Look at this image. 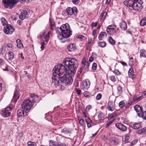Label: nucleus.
<instances>
[{
    "label": "nucleus",
    "instance_id": "f257e3e1",
    "mask_svg": "<svg viewBox=\"0 0 146 146\" xmlns=\"http://www.w3.org/2000/svg\"><path fill=\"white\" fill-rule=\"evenodd\" d=\"M66 67L62 64H58L54 68L52 77V85L56 87L63 86L64 85H70L73 81L72 75L67 73Z\"/></svg>",
    "mask_w": 146,
    "mask_h": 146
},
{
    "label": "nucleus",
    "instance_id": "f03ea898",
    "mask_svg": "<svg viewBox=\"0 0 146 146\" xmlns=\"http://www.w3.org/2000/svg\"><path fill=\"white\" fill-rule=\"evenodd\" d=\"M57 37L60 40L63 38H67L72 34V31L70 28V26L67 23L61 26L60 28H57L55 29Z\"/></svg>",
    "mask_w": 146,
    "mask_h": 146
},
{
    "label": "nucleus",
    "instance_id": "7ed1b4c3",
    "mask_svg": "<svg viewBox=\"0 0 146 146\" xmlns=\"http://www.w3.org/2000/svg\"><path fill=\"white\" fill-rule=\"evenodd\" d=\"M63 62L68 67L67 73L74 75L78 66L77 60L74 58H66L63 60Z\"/></svg>",
    "mask_w": 146,
    "mask_h": 146
},
{
    "label": "nucleus",
    "instance_id": "20e7f679",
    "mask_svg": "<svg viewBox=\"0 0 146 146\" xmlns=\"http://www.w3.org/2000/svg\"><path fill=\"white\" fill-rule=\"evenodd\" d=\"M38 98V96L31 94L29 99H25L21 103V106L23 109L29 111Z\"/></svg>",
    "mask_w": 146,
    "mask_h": 146
},
{
    "label": "nucleus",
    "instance_id": "39448f33",
    "mask_svg": "<svg viewBox=\"0 0 146 146\" xmlns=\"http://www.w3.org/2000/svg\"><path fill=\"white\" fill-rule=\"evenodd\" d=\"M143 2L141 0H126L124 2V4L127 7H130L129 9H133L136 11H139L142 7Z\"/></svg>",
    "mask_w": 146,
    "mask_h": 146
},
{
    "label": "nucleus",
    "instance_id": "423d86ee",
    "mask_svg": "<svg viewBox=\"0 0 146 146\" xmlns=\"http://www.w3.org/2000/svg\"><path fill=\"white\" fill-rule=\"evenodd\" d=\"M4 7L5 8L12 9L17 4L16 0H3Z\"/></svg>",
    "mask_w": 146,
    "mask_h": 146
},
{
    "label": "nucleus",
    "instance_id": "0eeeda50",
    "mask_svg": "<svg viewBox=\"0 0 146 146\" xmlns=\"http://www.w3.org/2000/svg\"><path fill=\"white\" fill-rule=\"evenodd\" d=\"M66 11L68 14L70 15L74 14V16H76L77 14V9L75 7H73L72 8L68 7L66 8Z\"/></svg>",
    "mask_w": 146,
    "mask_h": 146
},
{
    "label": "nucleus",
    "instance_id": "6e6552de",
    "mask_svg": "<svg viewBox=\"0 0 146 146\" xmlns=\"http://www.w3.org/2000/svg\"><path fill=\"white\" fill-rule=\"evenodd\" d=\"M15 28L10 25H7L4 28L3 31L6 34H11L15 31Z\"/></svg>",
    "mask_w": 146,
    "mask_h": 146
},
{
    "label": "nucleus",
    "instance_id": "1a4fd4ad",
    "mask_svg": "<svg viewBox=\"0 0 146 146\" xmlns=\"http://www.w3.org/2000/svg\"><path fill=\"white\" fill-rule=\"evenodd\" d=\"M19 88L18 86H16V88L15 89L14 96L12 100V102H16L19 99L20 96V95L19 92Z\"/></svg>",
    "mask_w": 146,
    "mask_h": 146
},
{
    "label": "nucleus",
    "instance_id": "9d476101",
    "mask_svg": "<svg viewBox=\"0 0 146 146\" xmlns=\"http://www.w3.org/2000/svg\"><path fill=\"white\" fill-rule=\"evenodd\" d=\"M115 25H110L108 26L107 29V32L108 33L109 35H112L114 34L115 32Z\"/></svg>",
    "mask_w": 146,
    "mask_h": 146
},
{
    "label": "nucleus",
    "instance_id": "9b49d317",
    "mask_svg": "<svg viewBox=\"0 0 146 146\" xmlns=\"http://www.w3.org/2000/svg\"><path fill=\"white\" fill-rule=\"evenodd\" d=\"M135 110L136 111L139 117L140 116V114L143 112L142 108L139 105H136L134 107Z\"/></svg>",
    "mask_w": 146,
    "mask_h": 146
},
{
    "label": "nucleus",
    "instance_id": "f8f14e48",
    "mask_svg": "<svg viewBox=\"0 0 146 146\" xmlns=\"http://www.w3.org/2000/svg\"><path fill=\"white\" fill-rule=\"evenodd\" d=\"M115 125L118 129L122 131H125L127 130L126 127L121 123H117L115 124Z\"/></svg>",
    "mask_w": 146,
    "mask_h": 146
},
{
    "label": "nucleus",
    "instance_id": "ddd939ff",
    "mask_svg": "<svg viewBox=\"0 0 146 146\" xmlns=\"http://www.w3.org/2000/svg\"><path fill=\"white\" fill-rule=\"evenodd\" d=\"M28 12L25 10H23L20 14L19 18L21 20H23L26 18H27Z\"/></svg>",
    "mask_w": 146,
    "mask_h": 146
},
{
    "label": "nucleus",
    "instance_id": "4468645a",
    "mask_svg": "<svg viewBox=\"0 0 146 146\" xmlns=\"http://www.w3.org/2000/svg\"><path fill=\"white\" fill-rule=\"evenodd\" d=\"M82 86L84 89L87 90L90 87V81L88 80H86L82 83Z\"/></svg>",
    "mask_w": 146,
    "mask_h": 146
},
{
    "label": "nucleus",
    "instance_id": "2eb2a0df",
    "mask_svg": "<svg viewBox=\"0 0 146 146\" xmlns=\"http://www.w3.org/2000/svg\"><path fill=\"white\" fill-rule=\"evenodd\" d=\"M76 46L74 44L70 43L68 46H67V49L68 51L70 52H72L74 51L76 49Z\"/></svg>",
    "mask_w": 146,
    "mask_h": 146
},
{
    "label": "nucleus",
    "instance_id": "dca6fc26",
    "mask_svg": "<svg viewBox=\"0 0 146 146\" xmlns=\"http://www.w3.org/2000/svg\"><path fill=\"white\" fill-rule=\"evenodd\" d=\"M119 26L121 28L123 31H125L127 28V26L126 22L124 21H122L119 23Z\"/></svg>",
    "mask_w": 146,
    "mask_h": 146
},
{
    "label": "nucleus",
    "instance_id": "f3484780",
    "mask_svg": "<svg viewBox=\"0 0 146 146\" xmlns=\"http://www.w3.org/2000/svg\"><path fill=\"white\" fill-rule=\"evenodd\" d=\"M24 109H19L17 111V114L18 116L20 117L22 116L23 115V116L26 115L27 114V111L25 112Z\"/></svg>",
    "mask_w": 146,
    "mask_h": 146
},
{
    "label": "nucleus",
    "instance_id": "a211bd4d",
    "mask_svg": "<svg viewBox=\"0 0 146 146\" xmlns=\"http://www.w3.org/2000/svg\"><path fill=\"white\" fill-rule=\"evenodd\" d=\"M11 115V113L8 111L3 110L2 111V116L5 117H9Z\"/></svg>",
    "mask_w": 146,
    "mask_h": 146
},
{
    "label": "nucleus",
    "instance_id": "6ab92c4d",
    "mask_svg": "<svg viewBox=\"0 0 146 146\" xmlns=\"http://www.w3.org/2000/svg\"><path fill=\"white\" fill-rule=\"evenodd\" d=\"M62 133L66 135H69L71 133L70 129L64 128L61 130Z\"/></svg>",
    "mask_w": 146,
    "mask_h": 146
},
{
    "label": "nucleus",
    "instance_id": "aec40b11",
    "mask_svg": "<svg viewBox=\"0 0 146 146\" xmlns=\"http://www.w3.org/2000/svg\"><path fill=\"white\" fill-rule=\"evenodd\" d=\"M107 34L104 32H102L100 33L98 36V39L100 40H102L105 36H106Z\"/></svg>",
    "mask_w": 146,
    "mask_h": 146
},
{
    "label": "nucleus",
    "instance_id": "412c9836",
    "mask_svg": "<svg viewBox=\"0 0 146 146\" xmlns=\"http://www.w3.org/2000/svg\"><path fill=\"white\" fill-rule=\"evenodd\" d=\"M108 109L109 111H113L114 109L113 103L111 102H109L108 106Z\"/></svg>",
    "mask_w": 146,
    "mask_h": 146
},
{
    "label": "nucleus",
    "instance_id": "4be33fe9",
    "mask_svg": "<svg viewBox=\"0 0 146 146\" xmlns=\"http://www.w3.org/2000/svg\"><path fill=\"white\" fill-rule=\"evenodd\" d=\"M128 76L129 78H133L135 75L133 70L132 68H130L128 71Z\"/></svg>",
    "mask_w": 146,
    "mask_h": 146
},
{
    "label": "nucleus",
    "instance_id": "5701e85b",
    "mask_svg": "<svg viewBox=\"0 0 146 146\" xmlns=\"http://www.w3.org/2000/svg\"><path fill=\"white\" fill-rule=\"evenodd\" d=\"M137 133L139 134L146 135V127L139 130L137 131Z\"/></svg>",
    "mask_w": 146,
    "mask_h": 146
},
{
    "label": "nucleus",
    "instance_id": "b1692460",
    "mask_svg": "<svg viewBox=\"0 0 146 146\" xmlns=\"http://www.w3.org/2000/svg\"><path fill=\"white\" fill-rule=\"evenodd\" d=\"M139 52L140 53V57L141 58L143 57L144 58L146 57V52L143 49H142L140 50Z\"/></svg>",
    "mask_w": 146,
    "mask_h": 146
},
{
    "label": "nucleus",
    "instance_id": "393cba45",
    "mask_svg": "<svg viewBox=\"0 0 146 146\" xmlns=\"http://www.w3.org/2000/svg\"><path fill=\"white\" fill-rule=\"evenodd\" d=\"M141 124L140 123L134 124L133 125L132 127L134 129H138L141 127Z\"/></svg>",
    "mask_w": 146,
    "mask_h": 146
},
{
    "label": "nucleus",
    "instance_id": "a878e982",
    "mask_svg": "<svg viewBox=\"0 0 146 146\" xmlns=\"http://www.w3.org/2000/svg\"><path fill=\"white\" fill-rule=\"evenodd\" d=\"M14 53L12 52L9 51L8 52V55L9 59L10 60H12L14 58Z\"/></svg>",
    "mask_w": 146,
    "mask_h": 146
},
{
    "label": "nucleus",
    "instance_id": "bb28decb",
    "mask_svg": "<svg viewBox=\"0 0 146 146\" xmlns=\"http://www.w3.org/2000/svg\"><path fill=\"white\" fill-rule=\"evenodd\" d=\"M107 14V13L106 11H104L102 13L100 16L101 18L100 19V21L102 22L104 21V18L105 17Z\"/></svg>",
    "mask_w": 146,
    "mask_h": 146
},
{
    "label": "nucleus",
    "instance_id": "cd10ccee",
    "mask_svg": "<svg viewBox=\"0 0 146 146\" xmlns=\"http://www.w3.org/2000/svg\"><path fill=\"white\" fill-rule=\"evenodd\" d=\"M27 72L26 71H24L23 72H21L20 76H22V77H24V76H26H26L28 78H29L30 75L29 74L27 73Z\"/></svg>",
    "mask_w": 146,
    "mask_h": 146
},
{
    "label": "nucleus",
    "instance_id": "c85d7f7f",
    "mask_svg": "<svg viewBox=\"0 0 146 146\" xmlns=\"http://www.w3.org/2000/svg\"><path fill=\"white\" fill-rule=\"evenodd\" d=\"M118 113L117 112H114L113 113H112L109 115L108 117V119H111L115 117L117 115V114H118Z\"/></svg>",
    "mask_w": 146,
    "mask_h": 146
},
{
    "label": "nucleus",
    "instance_id": "c756f323",
    "mask_svg": "<svg viewBox=\"0 0 146 146\" xmlns=\"http://www.w3.org/2000/svg\"><path fill=\"white\" fill-rule=\"evenodd\" d=\"M140 25L143 26L146 25V18L142 19L140 22Z\"/></svg>",
    "mask_w": 146,
    "mask_h": 146
},
{
    "label": "nucleus",
    "instance_id": "7c9ffc66",
    "mask_svg": "<svg viewBox=\"0 0 146 146\" xmlns=\"http://www.w3.org/2000/svg\"><path fill=\"white\" fill-rule=\"evenodd\" d=\"M106 44L105 42H100L98 43V46L102 48L105 47L106 46Z\"/></svg>",
    "mask_w": 146,
    "mask_h": 146
},
{
    "label": "nucleus",
    "instance_id": "2f4dec72",
    "mask_svg": "<svg viewBox=\"0 0 146 146\" xmlns=\"http://www.w3.org/2000/svg\"><path fill=\"white\" fill-rule=\"evenodd\" d=\"M117 93L119 94H120L122 93V87L119 86H117Z\"/></svg>",
    "mask_w": 146,
    "mask_h": 146
},
{
    "label": "nucleus",
    "instance_id": "473e14b6",
    "mask_svg": "<svg viewBox=\"0 0 146 146\" xmlns=\"http://www.w3.org/2000/svg\"><path fill=\"white\" fill-rule=\"evenodd\" d=\"M140 115L141 117H142L143 119L146 120V111L142 112Z\"/></svg>",
    "mask_w": 146,
    "mask_h": 146
},
{
    "label": "nucleus",
    "instance_id": "72a5a7b5",
    "mask_svg": "<svg viewBox=\"0 0 146 146\" xmlns=\"http://www.w3.org/2000/svg\"><path fill=\"white\" fill-rule=\"evenodd\" d=\"M104 117V113L102 112L99 113L98 116V117L99 120H102Z\"/></svg>",
    "mask_w": 146,
    "mask_h": 146
},
{
    "label": "nucleus",
    "instance_id": "f704fd0d",
    "mask_svg": "<svg viewBox=\"0 0 146 146\" xmlns=\"http://www.w3.org/2000/svg\"><path fill=\"white\" fill-rule=\"evenodd\" d=\"M109 42L112 45H114L115 44V41L112 39L111 36H110L109 38Z\"/></svg>",
    "mask_w": 146,
    "mask_h": 146
},
{
    "label": "nucleus",
    "instance_id": "c9c22d12",
    "mask_svg": "<svg viewBox=\"0 0 146 146\" xmlns=\"http://www.w3.org/2000/svg\"><path fill=\"white\" fill-rule=\"evenodd\" d=\"M89 66V64L88 61H85L84 62V68L85 70L87 69Z\"/></svg>",
    "mask_w": 146,
    "mask_h": 146
},
{
    "label": "nucleus",
    "instance_id": "e433bc0d",
    "mask_svg": "<svg viewBox=\"0 0 146 146\" xmlns=\"http://www.w3.org/2000/svg\"><path fill=\"white\" fill-rule=\"evenodd\" d=\"M27 146H36V144L34 142L29 141L27 143Z\"/></svg>",
    "mask_w": 146,
    "mask_h": 146
},
{
    "label": "nucleus",
    "instance_id": "4c0bfd02",
    "mask_svg": "<svg viewBox=\"0 0 146 146\" xmlns=\"http://www.w3.org/2000/svg\"><path fill=\"white\" fill-rule=\"evenodd\" d=\"M2 25L3 26L7 24V21L4 18H2L1 19Z\"/></svg>",
    "mask_w": 146,
    "mask_h": 146
},
{
    "label": "nucleus",
    "instance_id": "58836bf2",
    "mask_svg": "<svg viewBox=\"0 0 146 146\" xmlns=\"http://www.w3.org/2000/svg\"><path fill=\"white\" fill-rule=\"evenodd\" d=\"M97 67V64L96 63L94 62L92 66V69L94 71L96 69Z\"/></svg>",
    "mask_w": 146,
    "mask_h": 146
},
{
    "label": "nucleus",
    "instance_id": "ea45409f",
    "mask_svg": "<svg viewBox=\"0 0 146 146\" xmlns=\"http://www.w3.org/2000/svg\"><path fill=\"white\" fill-rule=\"evenodd\" d=\"M141 96L138 97L137 96H134L133 98V100L135 102L137 100H138V101L140 100L141 99Z\"/></svg>",
    "mask_w": 146,
    "mask_h": 146
},
{
    "label": "nucleus",
    "instance_id": "a19ab883",
    "mask_svg": "<svg viewBox=\"0 0 146 146\" xmlns=\"http://www.w3.org/2000/svg\"><path fill=\"white\" fill-rule=\"evenodd\" d=\"M56 145L55 143L52 140H50L49 141V145L50 146H55Z\"/></svg>",
    "mask_w": 146,
    "mask_h": 146
},
{
    "label": "nucleus",
    "instance_id": "79ce46f5",
    "mask_svg": "<svg viewBox=\"0 0 146 146\" xmlns=\"http://www.w3.org/2000/svg\"><path fill=\"white\" fill-rule=\"evenodd\" d=\"M84 95L86 98H89L90 96V93L87 91L85 92H84Z\"/></svg>",
    "mask_w": 146,
    "mask_h": 146
},
{
    "label": "nucleus",
    "instance_id": "37998d69",
    "mask_svg": "<svg viewBox=\"0 0 146 146\" xmlns=\"http://www.w3.org/2000/svg\"><path fill=\"white\" fill-rule=\"evenodd\" d=\"M13 108V106L12 105H10L9 107H7L5 108L4 110L9 111L11 110Z\"/></svg>",
    "mask_w": 146,
    "mask_h": 146
},
{
    "label": "nucleus",
    "instance_id": "c03bdc74",
    "mask_svg": "<svg viewBox=\"0 0 146 146\" xmlns=\"http://www.w3.org/2000/svg\"><path fill=\"white\" fill-rule=\"evenodd\" d=\"M49 35L48 33L46 34L44 37L45 40L46 42H47L49 40Z\"/></svg>",
    "mask_w": 146,
    "mask_h": 146
},
{
    "label": "nucleus",
    "instance_id": "a18cd8bd",
    "mask_svg": "<svg viewBox=\"0 0 146 146\" xmlns=\"http://www.w3.org/2000/svg\"><path fill=\"white\" fill-rule=\"evenodd\" d=\"M77 38L81 39V40H84L85 39L84 36L82 35H78L77 36Z\"/></svg>",
    "mask_w": 146,
    "mask_h": 146
},
{
    "label": "nucleus",
    "instance_id": "49530a36",
    "mask_svg": "<svg viewBox=\"0 0 146 146\" xmlns=\"http://www.w3.org/2000/svg\"><path fill=\"white\" fill-rule=\"evenodd\" d=\"M124 105V101L123 100L120 102L119 103V106L120 108H122Z\"/></svg>",
    "mask_w": 146,
    "mask_h": 146
},
{
    "label": "nucleus",
    "instance_id": "de8ad7c7",
    "mask_svg": "<svg viewBox=\"0 0 146 146\" xmlns=\"http://www.w3.org/2000/svg\"><path fill=\"white\" fill-rule=\"evenodd\" d=\"M102 96V94H101L99 93L97 95L96 97V99L97 100H99L101 98Z\"/></svg>",
    "mask_w": 146,
    "mask_h": 146
},
{
    "label": "nucleus",
    "instance_id": "09e8293b",
    "mask_svg": "<svg viewBox=\"0 0 146 146\" xmlns=\"http://www.w3.org/2000/svg\"><path fill=\"white\" fill-rule=\"evenodd\" d=\"M114 73L117 75H119L121 74V72L117 69L115 70L114 71Z\"/></svg>",
    "mask_w": 146,
    "mask_h": 146
},
{
    "label": "nucleus",
    "instance_id": "8fccbe9b",
    "mask_svg": "<svg viewBox=\"0 0 146 146\" xmlns=\"http://www.w3.org/2000/svg\"><path fill=\"white\" fill-rule=\"evenodd\" d=\"M129 139V135H127L125 137V139L124 141V142L125 143H127V141Z\"/></svg>",
    "mask_w": 146,
    "mask_h": 146
},
{
    "label": "nucleus",
    "instance_id": "3c124183",
    "mask_svg": "<svg viewBox=\"0 0 146 146\" xmlns=\"http://www.w3.org/2000/svg\"><path fill=\"white\" fill-rule=\"evenodd\" d=\"M113 120L110 121L109 122H107V124L106 125V127H107L108 126H109L112 123H113Z\"/></svg>",
    "mask_w": 146,
    "mask_h": 146
},
{
    "label": "nucleus",
    "instance_id": "603ef678",
    "mask_svg": "<svg viewBox=\"0 0 146 146\" xmlns=\"http://www.w3.org/2000/svg\"><path fill=\"white\" fill-rule=\"evenodd\" d=\"M45 44V43L44 42H41L40 43V44L41 45L40 48L42 50H43L44 49V45Z\"/></svg>",
    "mask_w": 146,
    "mask_h": 146
},
{
    "label": "nucleus",
    "instance_id": "864d4df0",
    "mask_svg": "<svg viewBox=\"0 0 146 146\" xmlns=\"http://www.w3.org/2000/svg\"><path fill=\"white\" fill-rule=\"evenodd\" d=\"M110 79L111 81L113 82L116 81V80L115 77L114 76H110Z\"/></svg>",
    "mask_w": 146,
    "mask_h": 146
},
{
    "label": "nucleus",
    "instance_id": "5fc2aeb1",
    "mask_svg": "<svg viewBox=\"0 0 146 146\" xmlns=\"http://www.w3.org/2000/svg\"><path fill=\"white\" fill-rule=\"evenodd\" d=\"M87 119H86V122L87 124V127L88 128H90L91 127V124L90 123H88V122L87 120Z\"/></svg>",
    "mask_w": 146,
    "mask_h": 146
},
{
    "label": "nucleus",
    "instance_id": "6e6d98bb",
    "mask_svg": "<svg viewBox=\"0 0 146 146\" xmlns=\"http://www.w3.org/2000/svg\"><path fill=\"white\" fill-rule=\"evenodd\" d=\"M18 47L20 48H23V45L22 44V42H21V43H20V44H18L17 45Z\"/></svg>",
    "mask_w": 146,
    "mask_h": 146
},
{
    "label": "nucleus",
    "instance_id": "4d7b16f0",
    "mask_svg": "<svg viewBox=\"0 0 146 146\" xmlns=\"http://www.w3.org/2000/svg\"><path fill=\"white\" fill-rule=\"evenodd\" d=\"M49 22L50 23V26H54V23L50 19H49Z\"/></svg>",
    "mask_w": 146,
    "mask_h": 146
},
{
    "label": "nucleus",
    "instance_id": "13d9d810",
    "mask_svg": "<svg viewBox=\"0 0 146 146\" xmlns=\"http://www.w3.org/2000/svg\"><path fill=\"white\" fill-rule=\"evenodd\" d=\"M75 90L76 92H77V94L78 95H80L81 94V91L80 90H79L77 88H76Z\"/></svg>",
    "mask_w": 146,
    "mask_h": 146
},
{
    "label": "nucleus",
    "instance_id": "bf43d9fd",
    "mask_svg": "<svg viewBox=\"0 0 146 146\" xmlns=\"http://www.w3.org/2000/svg\"><path fill=\"white\" fill-rule=\"evenodd\" d=\"M79 0H72V2L75 4H77L79 2Z\"/></svg>",
    "mask_w": 146,
    "mask_h": 146
},
{
    "label": "nucleus",
    "instance_id": "052dcab7",
    "mask_svg": "<svg viewBox=\"0 0 146 146\" xmlns=\"http://www.w3.org/2000/svg\"><path fill=\"white\" fill-rule=\"evenodd\" d=\"M55 146H66V145L64 143H62L60 144L57 143V145H56Z\"/></svg>",
    "mask_w": 146,
    "mask_h": 146
},
{
    "label": "nucleus",
    "instance_id": "680f3d73",
    "mask_svg": "<svg viewBox=\"0 0 146 146\" xmlns=\"http://www.w3.org/2000/svg\"><path fill=\"white\" fill-rule=\"evenodd\" d=\"M98 25L97 23L96 22V23H94V22H93L92 23V27H96Z\"/></svg>",
    "mask_w": 146,
    "mask_h": 146
},
{
    "label": "nucleus",
    "instance_id": "e2e57ef3",
    "mask_svg": "<svg viewBox=\"0 0 146 146\" xmlns=\"http://www.w3.org/2000/svg\"><path fill=\"white\" fill-rule=\"evenodd\" d=\"M84 120L83 119H81L79 121V123L81 125H83L84 123Z\"/></svg>",
    "mask_w": 146,
    "mask_h": 146
},
{
    "label": "nucleus",
    "instance_id": "0e129e2a",
    "mask_svg": "<svg viewBox=\"0 0 146 146\" xmlns=\"http://www.w3.org/2000/svg\"><path fill=\"white\" fill-rule=\"evenodd\" d=\"M13 46L10 43H8L7 44V47L9 48H12Z\"/></svg>",
    "mask_w": 146,
    "mask_h": 146
},
{
    "label": "nucleus",
    "instance_id": "69168bd1",
    "mask_svg": "<svg viewBox=\"0 0 146 146\" xmlns=\"http://www.w3.org/2000/svg\"><path fill=\"white\" fill-rule=\"evenodd\" d=\"M120 63L123 66H127V65L126 63L125 62H124L123 61H120Z\"/></svg>",
    "mask_w": 146,
    "mask_h": 146
},
{
    "label": "nucleus",
    "instance_id": "338daca9",
    "mask_svg": "<svg viewBox=\"0 0 146 146\" xmlns=\"http://www.w3.org/2000/svg\"><path fill=\"white\" fill-rule=\"evenodd\" d=\"M16 42L17 44V45L18 44H20V43H21V42L19 39H17L16 40Z\"/></svg>",
    "mask_w": 146,
    "mask_h": 146
},
{
    "label": "nucleus",
    "instance_id": "774afa93",
    "mask_svg": "<svg viewBox=\"0 0 146 146\" xmlns=\"http://www.w3.org/2000/svg\"><path fill=\"white\" fill-rule=\"evenodd\" d=\"M91 108V106H90L88 105L86 107V110H89Z\"/></svg>",
    "mask_w": 146,
    "mask_h": 146
}]
</instances>
